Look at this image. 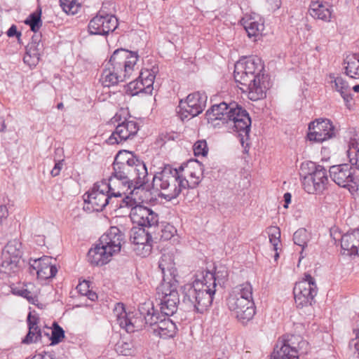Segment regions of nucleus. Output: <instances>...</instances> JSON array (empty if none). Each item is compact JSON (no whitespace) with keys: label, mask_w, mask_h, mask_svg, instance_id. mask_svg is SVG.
<instances>
[{"label":"nucleus","mask_w":359,"mask_h":359,"mask_svg":"<svg viewBox=\"0 0 359 359\" xmlns=\"http://www.w3.org/2000/svg\"><path fill=\"white\" fill-rule=\"evenodd\" d=\"M162 280L158 286V299H160V311L164 316L160 319L158 315V337L163 339L174 337L176 334V325L169 318L177 310L179 296L176 289V269L172 257L163 255L158 263Z\"/></svg>","instance_id":"nucleus-1"},{"label":"nucleus","mask_w":359,"mask_h":359,"mask_svg":"<svg viewBox=\"0 0 359 359\" xmlns=\"http://www.w3.org/2000/svg\"><path fill=\"white\" fill-rule=\"evenodd\" d=\"M228 276L227 271H201L196 275L192 283L185 284L182 287V303L187 309L198 313H203L212 305L215 294L217 281L225 280Z\"/></svg>","instance_id":"nucleus-2"},{"label":"nucleus","mask_w":359,"mask_h":359,"mask_svg":"<svg viewBox=\"0 0 359 359\" xmlns=\"http://www.w3.org/2000/svg\"><path fill=\"white\" fill-rule=\"evenodd\" d=\"M205 118L213 127L226 125L228 129L238 133L242 144L249 137L251 118L248 111L235 102L212 105L206 111Z\"/></svg>","instance_id":"nucleus-3"},{"label":"nucleus","mask_w":359,"mask_h":359,"mask_svg":"<svg viewBox=\"0 0 359 359\" xmlns=\"http://www.w3.org/2000/svg\"><path fill=\"white\" fill-rule=\"evenodd\" d=\"M130 217L138 225L130 231L133 250L139 256L147 257L151 254L157 238V214L148 208L138 207L130 211Z\"/></svg>","instance_id":"nucleus-4"},{"label":"nucleus","mask_w":359,"mask_h":359,"mask_svg":"<svg viewBox=\"0 0 359 359\" xmlns=\"http://www.w3.org/2000/svg\"><path fill=\"white\" fill-rule=\"evenodd\" d=\"M264 65L257 57H244L234 66L233 77L238 87L252 101L266 97V88L261 84L260 73Z\"/></svg>","instance_id":"nucleus-5"},{"label":"nucleus","mask_w":359,"mask_h":359,"mask_svg":"<svg viewBox=\"0 0 359 359\" xmlns=\"http://www.w3.org/2000/svg\"><path fill=\"white\" fill-rule=\"evenodd\" d=\"M114 170V176L133 183L137 179L147 178L148 174L145 164L127 151L118 154Z\"/></svg>","instance_id":"nucleus-6"},{"label":"nucleus","mask_w":359,"mask_h":359,"mask_svg":"<svg viewBox=\"0 0 359 359\" xmlns=\"http://www.w3.org/2000/svg\"><path fill=\"white\" fill-rule=\"evenodd\" d=\"M302 187L310 194H320L326 189L328 177L326 169L320 165L309 161L301 165Z\"/></svg>","instance_id":"nucleus-7"},{"label":"nucleus","mask_w":359,"mask_h":359,"mask_svg":"<svg viewBox=\"0 0 359 359\" xmlns=\"http://www.w3.org/2000/svg\"><path fill=\"white\" fill-rule=\"evenodd\" d=\"M184 171L183 165L178 169L173 168L170 165H165L161 172H158V181L160 187L165 192L158 194V197L164 198L166 201L176 198L181 191L182 187L179 185V182L182 179V172Z\"/></svg>","instance_id":"nucleus-8"},{"label":"nucleus","mask_w":359,"mask_h":359,"mask_svg":"<svg viewBox=\"0 0 359 359\" xmlns=\"http://www.w3.org/2000/svg\"><path fill=\"white\" fill-rule=\"evenodd\" d=\"M308 347V342L301 336L287 335L278 341L271 359H299V353H307Z\"/></svg>","instance_id":"nucleus-9"},{"label":"nucleus","mask_w":359,"mask_h":359,"mask_svg":"<svg viewBox=\"0 0 359 359\" xmlns=\"http://www.w3.org/2000/svg\"><path fill=\"white\" fill-rule=\"evenodd\" d=\"M22 255V243L19 240L13 239L8 241L2 250L1 272L8 275L18 272Z\"/></svg>","instance_id":"nucleus-10"},{"label":"nucleus","mask_w":359,"mask_h":359,"mask_svg":"<svg viewBox=\"0 0 359 359\" xmlns=\"http://www.w3.org/2000/svg\"><path fill=\"white\" fill-rule=\"evenodd\" d=\"M318 292L315 278L305 274L302 280L296 283L294 289V302L298 308L311 306Z\"/></svg>","instance_id":"nucleus-11"},{"label":"nucleus","mask_w":359,"mask_h":359,"mask_svg":"<svg viewBox=\"0 0 359 359\" xmlns=\"http://www.w3.org/2000/svg\"><path fill=\"white\" fill-rule=\"evenodd\" d=\"M137 61V53L121 48L117 49L113 53L109 62L113 67L112 68L117 70L127 79L137 70V67H136Z\"/></svg>","instance_id":"nucleus-12"},{"label":"nucleus","mask_w":359,"mask_h":359,"mask_svg":"<svg viewBox=\"0 0 359 359\" xmlns=\"http://www.w3.org/2000/svg\"><path fill=\"white\" fill-rule=\"evenodd\" d=\"M107 181L95 183L84 199L86 208L92 211H102L109 203H114L111 195L107 190Z\"/></svg>","instance_id":"nucleus-13"},{"label":"nucleus","mask_w":359,"mask_h":359,"mask_svg":"<svg viewBox=\"0 0 359 359\" xmlns=\"http://www.w3.org/2000/svg\"><path fill=\"white\" fill-rule=\"evenodd\" d=\"M227 306L236 318L243 323L251 320L255 314L254 301L238 295L231 294L227 299Z\"/></svg>","instance_id":"nucleus-14"},{"label":"nucleus","mask_w":359,"mask_h":359,"mask_svg":"<svg viewBox=\"0 0 359 359\" xmlns=\"http://www.w3.org/2000/svg\"><path fill=\"white\" fill-rule=\"evenodd\" d=\"M117 323L127 332H134L142 327L141 317L136 316L137 313L127 312L123 304L117 303L113 311Z\"/></svg>","instance_id":"nucleus-15"},{"label":"nucleus","mask_w":359,"mask_h":359,"mask_svg":"<svg viewBox=\"0 0 359 359\" xmlns=\"http://www.w3.org/2000/svg\"><path fill=\"white\" fill-rule=\"evenodd\" d=\"M334 135V127L328 119H317L309 125L307 137L310 141L323 142Z\"/></svg>","instance_id":"nucleus-16"},{"label":"nucleus","mask_w":359,"mask_h":359,"mask_svg":"<svg viewBox=\"0 0 359 359\" xmlns=\"http://www.w3.org/2000/svg\"><path fill=\"white\" fill-rule=\"evenodd\" d=\"M118 20L109 14L99 13L94 17L88 24V31L90 34L107 35L116 29Z\"/></svg>","instance_id":"nucleus-17"},{"label":"nucleus","mask_w":359,"mask_h":359,"mask_svg":"<svg viewBox=\"0 0 359 359\" xmlns=\"http://www.w3.org/2000/svg\"><path fill=\"white\" fill-rule=\"evenodd\" d=\"M355 169L352 165L344 163L332 166L329 172L330 177L337 184L350 190L351 188H355V186L352 185L355 184Z\"/></svg>","instance_id":"nucleus-18"},{"label":"nucleus","mask_w":359,"mask_h":359,"mask_svg":"<svg viewBox=\"0 0 359 359\" xmlns=\"http://www.w3.org/2000/svg\"><path fill=\"white\" fill-rule=\"evenodd\" d=\"M208 97L205 93L196 92L189 94L185 101L180 102V111L194 117L201 114L205 107Z\"/></svg>","instance_id":"nucleus-19"},{"label":"nucleus","mask_w":359,"mask_h":359,"mask_svg":"<svg viewBox=\"0 0 359 359\" xmlns=\"http://www.w3.org/2000/svg\"><path fill=\"white\" fill-rule=\"evenodd\" d=\"M139 130L138 123L133 120L124 121L117 124L115 130L107 140L109 144L121 143L127 140L133 138Z\"/></svg>","instance_id":"nucleus-20"},{"label":"nucleus","mask_w":359,"mask_h":359,"mask_svg":"<svg viewBox=\"0 0 359 359\" xmlns=\"http://www.w3.org/2000/svg\"><path fill=\"white\" fill-rule=\"evenodd\" d=\"M147 181L146 178L137 179L133 182L130 190L127 192L126 196L122 199L120 208H130L133 211L135 208H146L141 205L144 201L143 195L145 194L144 185Z\"/></svg>","instance_id":"nucleus-21"},{"label":"nucleus","mask_w":359,"mask_h":359,"mask_svg":"<svg viewBox=\"0 0 359 359\" xmlns=\"http://www.w3.org/2000/svg\"><path fill=\"white\" fill-rule=\"evenodd\" d=\"M155 78L156 75L152 69L142 71L137 79L128 83V90L132 95H137L142 92L151 93L154 89L153 85Z\"/></svg>","instance_id":"nucleus-22"},{"label":"nucleus","mask_w":359,"mask_h":359,"mask_svg":"<svg viewBox=\"0 0 359 359\" xmlns=\"http://www.w3.org/2000/svg\"><path fill=\"white\" fill-rule=\"evenodd\" d=\"M123 241V234L116 226H111L97 241L115 256L119 253Z\"/></svg>","instance_id":"nucleus-23"},{"label":"nucleus","mask_w":359,"mask_h":359,"mask_svg":"<svg viewBox=\"0 0 359 359\" xmlns=\"http://www.w3.org/2000/svg\"><path fill=\"white\" fill-rule=\"evenodd\" d=\"M55 262V259L51 257L43 256L34 260L32 266L36 271L39 278L46 280L54 277L57 272Z\"/></svg>","instance_id":"nucleus-24"},{"label":"nucleus","mask_w":359,"mask_h":359,"mask_svg":"<svg viewBox=\"0 0 359 359\" xmlns=\"http://www.w3.org/2000/svg\"><path fill=\"white\" fill-rule=\"evenodd\" d=\"M114 255L100 243H97L88 252V261L92 266H103L109 263Z\"/></svg>","instance_id":"nucleus-25"},{"label":"nucleus","mask_w":359,"mask_h":359,"mask_svg":"<svg viewBox=\"0 0 359 359\" xmlns=\"http://www.w3.org/2000/svg\"><path fill=\"white\" fill-rule=\"evenodd\" d=\"M133 184V183L128 180H121L114 175L107 182V190L113 198L126 195Z\"/></svg>","instance_id":"nucleus-26"},{"label":"nucleus","mask_w":359,"mask_h":359,"mask_svg":"<svg viewBox=\"0 0 359 359\" xmlns=\"http://www.w3.org/2000/svg\"><path fill=\"white\" fill-rule=\"evenodd\" d=\"M309 12L315 19L330 22L332 18V9L328 3L316 0L311 2Z\"/></svg>","instance_id":"nucleus-27"},{"label":"nucleus","mask_w":359,"mask_h":359,"mask_svg":"<svg viewBox=\"0 0 359 359\" xmlns=\"http://www.w3.org/2000/svg\"><path fill=\"white\" fill-rule=\"evenodd\" d=\"M43 49V44L36 36H33L32 41L28 44L23 61L30 67H35L40 59V55Z\"/></svg>","instance_id":"nucleus-28"},{"label":"nucleus","mask_w":359,"mask_h":359,"mask_svg":"<svg viewBox=\"0 0 359 359\" xmlns=\"http://www.w3.org/2000/svg\"><path fill=\"white\" fill-rule=\"evenodd\" d=\"M341 247L347 255H359V229L341 236Z\"/></svg>","instance_id":"nucleus-29"},{"label":"nucleus","mask_w":359,"mask_h":359,"mask_svg":"<svg viewBox=\"0 0 359 359\" xmlns=\"http://www.w3.org/2000/svg\"><path fill=\"white\" fill-rule=\"evenodd\" d=\"M347 156L351 165L359 170V132L352 128L349 130Z\"/></svg>","instance_id":"nucleus-30"},{"label":"nucleus","mask_w":359,"mask_h":359,"mask_svg":"<svg viewBox=\"0 0 359 359\" xmlns=\"http://www.w3.org/2000/svg\"><path fill=\"white\" fill-rule=\"evenodd\" d=\"M241 25L249 37H257L262 34L264 29V20L252 16H245L241 20Z\"/></svg>","instance_id":"nucleus-31"},{"label":"nucleus","mask_w":359,"mask_h":359,"mask_svg":"<svg viewBox=\"0 0 359 359\" xmlns=\"http://www.w3.org/2000/svg\"><path fill=\"white\" fill-rule=\"evenodd\" d=\"M139 314L144 316L146 326L155 333L157 330V316L153 302L149 300L142 304L139 307Z\"/></svg>","instance_id":"nucleus-32"},{"label":"nucleus","mask_w":359,"mask_h":359,"mask_svg":"<svg viewBox=\"0 0 359 359\" xmlns=\"http://www.w3.org/2000/svg\"><path fill=\"white\" fill-rule=\"evenodd\" d=\"M330 78L331 79V83L334 85V89L339 93L346 107H348L353 100V95L350 93L351 88L348 82L342 76H336L334 74H330Z\"/></svg>","instance_id":"nucleus-33"},{"label":"nucleus","mask_w":359,"mask_h":359,"mask_svg":"<svg viewBox=\"0 0 359 359\" xmlns=\"http://www.w3.org/2000/svg\"><path fill=\"white\" fill-rule=\"evenodd\" d=\"M112 67H113L110 65V63L108 62L105 65V68L102 72L100 81L104 87L114 86L126 79L124 76L119 74L117 70H115V69Z\"/></svg>","instance_id":"nucleus-34"},{"label":"nucleus","mask_w":359,"mask_h":359,"mask_svg":"<svg viewBox=\"0 0 359 359\" xmlns=\"http://www.w3.org/2000/svg\"><path fill=\"white\" fill-rule=\"evenodd\" d=\"M187 170H185V174H187L189 177V180H187L184 176L183 172H182V179L179 182V185L180 187H182V189H185L187 188H195L201 181L202 178V172L201 168H200L198 171H191L189 170V167L188 165H186Z\"/></svg>","instance_id":"nucleus-35"},{"label":"nucleus","mask_w":359,"mask_h":359,"mask_svg":"<svg viewBox=\"0 0 359 359\" xmlns=\"http://www.w3.org/2000/svg\"><path fill=\"white\" fill-rule=\"evenodd\" d=\"M345 74L351 79L359 78V54L348 55L344 60Z\"/></svg>","instance_id":"nucleus-36"},{"label":"nucleus","mask_w":359,"mask_h":359,"mask_svg":"<svg viewBox=\"0 0 359 359\" xmlns=\"http://www.w3.org/2000/svg\"><path fill=\"white\" fill-rule=\"evenodd\" d=\"M33 289L34 285L32 283H28L22 287H15L12 288V292L14 294L25 298L32 304H36L38 299L36 292L33 291Z\"/></svg>","instance_id":"nucleus-37"},{"label":"nucleus","mask_w":359,"mask_h":359,"mask_svg":"<svg viewBox=\"0 0 359 359\" xmlns=\"http://www.w3.org/2000/svg\"><path fill=\"white\" fill-rule=\"evenodd\" d=\"M268 234L269 241L273 245V250L277 251L278 245L280 243V230L277 226H270L268 228Z\"/></svg>","instance_id":"nucleus-38"},{"label":"nucleus","mask_w":359,"mask_h":359,"mask_svg":"<svg viewBox=\"0 0 359 359\" xmlns=\"http://www.w3.org/2000/svg\"><path fill=\"white\" fill-rule=\"evenodd\" d=\"M60 2L62 10L67 14L77 13L81 6L76 0H60Z\"/></svg>","instance_id":"nucleus-39"},{"label":"nucleus","mask_w":359,"mask_h":359,"mask_svg":"<svg viewBox=\"0 0 359 359\" xmlns=\"http://www.w3.org/2000/svg\"><path fill=\"white\" fill-rule=\"evenodd\" d=\"M25 23L30 27L32 31L36 32L41 27V13L30 14L25 20Z\"/></svg>","instance_id":"nucleus-40"},{"label":"nucleus","mask_w":359,"mask_h":359,"mask_svg":"<svg viewBox=\"0 0 359 359\" xmlns=\"http://www.w3.org/2000/svg\"><path fill=\"white\" fill-rule=\"evenodd\" d=\"M246 298L247 299L253 300L252 298V286L250 283H245L240 285L237 287V290L233 294Z\"/></svg>","instance_id":"nucleus-41"},{"label":"nucleus","mask_w":359,"mask_h":359,"mask_svg":"<svg viewBox=\"0 0 359 359\" xmlns=\"http://www.w3.org/2000/svg\"><path fill=\"white\" fill-rule=\"evenodd\" d=\"M293 241L294 244L300 246L304 249L307 245L308 234L305 229H299L297 230L293 235Z\"/></svg>","instance_id":"nucleus-42"},{"label":"nucleus","mask_w":359,"mask_h":359,"mask_svg":"<svg viewBox=\"0 0 359 359\" xmlns=\"http://www.w3.org/2000/svg\"><path fill=\"white\" fill-rule=\"evenodd\" d=\"M64 338L65 331L57 323H54L53 325L52 334L50 337L51 344H57L61 342Z\"/></svg>","instance_id":"nucleus-43"},{"label":"nucleus","mask_w":359,"mask_h":359,"mask_svg":"<svg viewBox=\"0 0 359 359\" xmlns=\"http://www.w3.org/2000/svg\"><path fill=\"white\" fill-rule=\"evenodd\" d=\"M41 337V332L40 329L32 328L29 329V332L22 339V342L25 344H31L38 341Z\"/></svg>","instance_id":"nucleus-44"},{"label":"nucleus","mask_w":359,"mask_h":359,"mask_svg":"<svg viewBox=\"0 0 359 359\" xmlns=\"http://www.w3.org/2000/svg\"><path fill=\"white\" fill-rule=\"evenodd\" d=\"M161 231L162 233L161 236V240L163 241L170 240L172 237H173L177 231L175 226L168 223L161 224Z\"/></svg>","instance_id":"nucleus-45"},{"label":"nucleus","mask_w":359,"mask_h":359,"mask_svg":"<svg viewBox=\"0 0 359 359\" xmlns=\"http://www.w3.org/2000/svg\"><path fill=\"white\" fill-rule=\"evenodd\" d=\"M193 150L196 156H205L208 152L207 142L204 140H198L193 146Z\"/></svg>","instance_id":"nucleus-46"},{"label":"nucleus","mask_w":359,"mask_h":359,"mask_svg":"<svg viewBox=\"0 0 359 359\" xmlns=\"http://www.w3.org/2000/svg\"><path fill=\"white\" fill-rule=\"evenodd\" d=\"M116 351L118 354L128 355L131 354V344L128 342L119 341L116 345Z\"/></svg>","instance_id":"nucleus-47"},{"label":"nucleus","mask_w":359,"mask_h":359,"mask_svg":"<svg viewBox=\"0 0 359 359\" xmlns=\"http://www.w3.org/2000/svg\"><path fill=\"white\" fill-rule=\"evenodd\" d=\"M128 113L126 109H120L114 116L111 119L112 123H119L124 121V118L126 119V116Z\"/></svg>","instance_id":"nucleus-48"},{"label":"nucleus","mask_w":359,"mask_h":359,"mask_svg":"<svg viewBox=\"0 0 359 359\" xmlns=\"http://www.w3.org/2000/svg\"><path fill=\"white\" fill-rule=\"evenodd\" d=\"M39 321V320L38 316L36 314H33L30 312L27 316L28 328L29 330L32 328L39 329L38 326Z\"/></svg>","instance_id":"nucleus-49"},{"label":"nucleus","mask_w":359,"mask_h":359,"mask_svg":"<svg viewBox=\"0 0 359 359\" xmlns=\"http://www.w3.org/2000/svg\"><path fill=\"white\" fill-rule=\"evenodd\" d=\"M265 2L269 11L272 12L278 10L282 4L281 0H265Z\"/></svg>","instance_id":"nucleus-50"},{"label":"nucleus","mask_w":359,"mask_h":359,"mask_svg":"<svg viewBox=\"0 0 359 359\" xmlns=\"http://www.w3.org/2000/svg\"><path fill=\"white\" fill-rule=\"evenodd\" d=\"M76 289L81 295H85L87 292H88L89 283L84 280L77 285Z\"/></svg>","instance_id":"nucleus-51"},{"label":"nucleus","mask_w":359,"mask_h":359,"mask_svg":"<svg viewBox=\"0 0 359 359\" xmlns=\"http://www.w3.org/2000/svg\"><path fill=\"white\" fill-rule=\"evenodd\" d=\"M63 168V161H58L55 163L53 168L50 171V174L53 177H56L60 175L61 170Z\"/></svg>","instance_id":"nucleus-52"},{"label":"nucleus","mask_w":359,"mask_h":359,"mask_svg":"<svg viewBox=\"0 0 359 359\" xmlns=\"http://www.w3.org/2000/svg\"><path fill=\"white\" fill-rule=\"evenodd\" d=\"M354 332L355 333V339L351 342V345L354 346L355 352L359 355V324L357 328L354 330Z\"/></svg>","instance_id":"nucleus-53"},{"label":"nucleus","mask_w":359,"mask_h":359,"mask_svg":"<svg viewBox=\"0 0 359 359\" xmlns=\"http://www.w3.org/2000/svg\"><path fill=\"white\" fill-rule=\"evenodd\" d=\"M31 359H55L53 355L47 352L43 353H38L34 355Z\"/></svg>","instance_id":"nucleus-54"},{"label":"nucleus","mask_w":359,"mask_h":359,"mask_svg":"<svg viewBox=\"0 0 359 359\" xmlns=\"http://www.w3.org/2000/svg\"><path fill=\"white\" fill-rule=\"evenodd\" d=\"M8 36H13L15 35L20 36V33H18L17 28L15 25H12L7 32Z\"/></svg>","instance_id":"nucleus-55"},{"label":"nucleus","mask_w":359,"mask_h":359,"mask_svg":"<svg viewBox=\"0 0 359 359\" xmlns=\"http://www.w3.org/2000/svg\"><path fill=\"white\" fill-rule=\"evenodd\" d=\"M8 215V210L5 205H0V217L3 219Z\"/></svg>","instance_id":"nucleus-56"},{"label":"nucleus","mask_w":359,"mask_h":359,"mask_svg":"<svg viewBox=\"0 0 359 359\" xmlns=\"http://www.w3.org/2000/svg\"><path fill=\"white\" fill-rule=\"evenodd\" d=\"M84 296L88 297V298L91 301H95L97 298V294L90 290H88V292H87Z\"/></svg>","instance_id":"nucleus-57"},{"label":"nucleus","mask_w":359,"mask_h":359,"mask_svg":"<svg viewBox=\"0 0 359 359\" xmlns=\"http://www.w3.org/2000/svg\"><path fill=\"white\" fill-rule=\"evenodd\" d=\"M291 197L292 196L290 193L287 192L284 194L283 198L285 203V204L284 205L285 208H287V205L291 202Z\"/></svg>","instance_id":"nucleus-58"},{"label":"nucleus","mask_w":359,"mask_h":359,"mask_svg":"<svg viewBox=\"0 0 359 359\" xmlns=\"http://www.w3.org/2000/svg\"><path fill=\"white\" fill-rule=\"evenodd\" d=\"M353 90H354V92L355 93H359V84L358 85H355L353 87Z\"/></svg>","instance_id":"nucleus-59"},{"label":"nucleus","mask_w":359,"mask_h":359,"mask_svg":"<svg viewBox=\"0 0 359 359\" xmlns=\"http://www.w3.org/2000/svg\"><path fill=\"white\" fill-rule=\"evenodd\" d=\"M57 107L58 109H62L64 107V105H63V104L62 102H60V103H59L57 104Z\"/></svg>","instance_id":"nucleus-60"},{"label":"nucleus","mask_w":359,"mask_h":359,"mask_svg":"<svg viewBox=\"0 0 359 359\" xmlns=\"http://www.w3.org/2000/svg\"><path fill=\"white\" fill-rule=\"evenodd\" d=\"M275 252H276V253L274 255V259H275V260H276L279 257V254L278 252V250L275 251Z\"/></svg>","instance_id":"nucleus-61"},{"label":"nucleus","mask_w":359,"mask_h":359,"mask_svg":"<svg viewBox=\"0 0 359 359\" xmlns=\"http://www.w3.org/2000/svg\"><path fill=\"white\" fill-rule=\"evenodd\" d=\"M241 311H245V310H246L245 309V306L244 308H241Z\"/></svg>","instance_id":"nucleus-62"},{"label":"nucleus","mask_w":359,"mask_h":359,"mask_svg":"<svg viewBox=\"0 0 359 359\" xmlns=\"http://www.w3.org/2000/svg\"><path fill=\"white\" fill-rule=\"evenodd\" d=\"M156 177V175H154L153 177V182L155 180Z\"/></svg>","instance_id":"nucleus-63"},{"label":"nucleus","mask_w":359,"mask_h":359,"mask_svg":"<svg viewBox=\"0 0 359 359\" xmlns=\"http://www.w3.org/2000/svg\"><path fill=\"white\" fill-rule=\"evenodd\" d=\"M2 219L0 217V224L2 222Z\"/></svg>","instance_id":"nucleus-64"}]
</instances>
